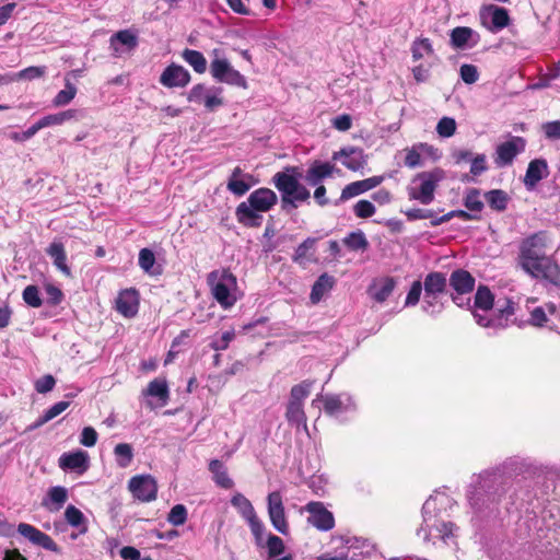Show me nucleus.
<instances>
[{
	"label": "nucleus",
	"mask_w": 560,
	"mask_h": 560,
	"mask_svg": "<svg viewBox=\"0 0 560 560\" xmlns=\"http://www.w3.org/2000/svg\"><path fill=\"white\" fill-rule=\"evenodd\" d=\"M267 549L269 558L280 556L284 551L283 540L273 534H269L267 539Z\"/></svg>",
	"instance_id": "nucleus-55"
},
{
	"label": "nucleus",
	"mask_w": 560,
	"mask_h": 560,
	"mask_svg": "<svg viewBox=\"0 0 560 560\" xmlns=\"http://www.w3.org/2000/svg\"><path fill=\"white\" fill-rule=\"evenodd\" d=\"M444 178L445 172L440 167L417 174L408 187L409 198L429 205L433 200L438 184Z\"/></svg>",
	"instance_id": "nucleus-4"
},
{
	"label": "nucleus",
	"mask_w": 560,
	"mask_h": 560,
	"mask_svg": "<svg viewBox=\"0 0 560 560\" xmlns=\"http://www.w3.org/2000/svg\"><path fill=\"white\" fill-rule=\"evenodd\" d=\"M383 176H373L347 185L341 192L340 199L347 200L359 196L370 189L377 187L383 182Z\"/></svg>",
	"instance_id": "nucleus-22"
},
{
	"label": "nucleus",
	"mask_w": 560,
	"mask_h": 560,
	"mask_svg": "<svg viewBox=\"0 0 560 560\" xmlns=\"http://www.w3.org/2000/svg\"><path fill=\"white\" fill-rule=\"evenodd\" d=\"M558 312V307L553 302H548L545 305L536 306L529 311L528 325L542 328L547 327L549 323L548 315H555Z\"/></svg>",
	"instance_id": "nucleus-24"
},
{
	"label": "nucleus",
	"mask_w": 560,
	"mask_h": 560,
	"mask_svg": "<svg viewBox=\"0 0 560 560\" xmlns=\"http://www.w3.org/2000/svg\"><path fill=\"white\" fill-rule=\"evenodd\" d=\"M405 153L404 164L409 168H417L423 166L422 154L418 148V143H415L410 148H406L402 151Z\"/></svg>",
	"instance_id": "nucleus-44"
},
{
	"label": "nucleus",
	"mask_w": 560,
	"mask_h": 560,
	"mask_svg": "<svg viewBox=\"0 0 560 560\" xmlns=\"http://www.w3.org/2000/svg\"><path fill=\"white\" fill-rule=\"evenodd\" d=\"M487 168V158L485 154H477L475 158L470 159V173L474 176L481 175Z\"/></svg>",
	"instance_id": "nucleus-63"
},
{
	"label": "nucleus",
	"mask_w": 560,
	"mask_h": 560,
	"mask_svg": "<svg viewBox=\"0 0 560 560\" xmlns=\"http://www.w3.org/2000/svg\"><path fill=\"white\" fill-rule=\"evenodd\" d=\"M268 514L272 526L281 534L289 533V524L285 518L284 505L281 493L273 491L268 495Z\"/></svg>",
	"instance_id": "nucleus-12"
},
{
	"label": "nucleus",
	"mask_w": 560,
	"mask_h": 560,
	"mask_svg": "<svg viewBox=\"0 0 560 560\" xmlns=\"http://www.w3.org/2000/svg\"><path fill=\"white\" fill-rule=\"evenodd\" d=\"M207 283L213 299L221 307L226 310L236 303V298L232 294V291L236 289L237 280L229 269L211 271L207 277Z\"/></svg>",
	"instance_id": "nucleus-3"
},
{
	"label": "nucleus",
	"mask_w": 560,
	"mask_h": 560,
	"mask_svg": "<svg viewBox=\"0 0 560 560\" xmlns=\"http://www.w3.org/2000/svg\"><path fill=\"white\" fill-rule=\"evenodd\" d=\"M465 206L468 210H482L485 206L483 194L478 189H470L465 197Z\"/></svg>",
	"instance_id": "nucleus-49"
},
{
	"label": "nucleus",
	"mask_w": 560,
	"mask_h": 560,
	"mask_svg": "<svg viewBox=\"0 0 560 560\" xmlns=\"http://www.w3.org/2000/svg\"><path fill=\"white\" fill-rule=\"evenodd\" d=\"M59 467L63 470L70 469L83 472L88 469V455L83 451L63 453L59 458Z\"/></svg>",
	"instance_id": "nucleus-25"
},
{
	"label": "nucleus",
	"mask_w": 560,
	"mask_h": 560,
	"mask_svg": "<svg viewBox=\"0 0 560 560\" xmlns=\"http://www.w3.org/2000/svg\"><path fill=\"white\" fill-rule=\"evenodd\" d=\"M237 221L245 226L256 228L262 223L261 212H236Z\"/></svg>",
	"instance_id": "nucleus-52"
},
{
	"label": "nucleus",
	"mask_w": 560,
	"mask_h": 560,
	"mask_svg": "<svg viewBox=\"0 0 560 560\" xmlns=\"http://www.w3.org/2000/svg\"><path fill=\"white\" fill-rule=\"evenodd\" d=\"M110 49L115 57L133 50L138 46V35L131 30H122L115 33L109 39Z\"/></svg>",
	"instance_id": "nucleus-14"
},
{
	"label": "nucleus",
	"mask_w": 560,
	"mask_h": 560,
	"mask_svg": "<svg viewBox=\"0 0 560 560\" xmlns=\"http://www.w3.org/2000/svg\"><path fill=\"white\" fill-rule=\"evenodd\" d=\"M313 384V381L304 380L301 383L294 385L290 390L289 400L303 404V400L311 394Z\"/></svg>",
	"instance_id": "nucleus-43"
},
{
	"label": "nucleus",
	"mask_w": 560,
	"mask_h": 560,
	"mask_svg": "<svg viewBox=\"0 0 560 560\" xmlns=\"http://www.w3.org/2000/svg\"><path fill=\"white\" fill-rule=\"evenodd\" d=\"M335 166L328 162H315L306 173V179L311 185H317L319 182L332 174Z\"/></svg>",
	"instance_id": "nucleus-32"
},
{
	"label": "nucleus",
	"mask_w": 560,
	"mask_h": 560,
	"mask_svg": "<svg viewBox=\"0 0 560 560\" xmlns=\"http://www.w3.org/2000/svg\"><path fill=\"white\" fill-rule=\"evenodd\" d=\"M316 238L308 237L301 243L292 257V260L301 267H306L311 261L314 260V246Z\"/></svg>",
	"instance_id": "nucleus-29"
},
{
	"label": "nucleus",
	"mask_w": 560,
	"mask_h": 560,
	"mask_svg": "<svg viewBox=\"0 0 560 560\" xmlns=\"http://www.w3.org/2000/svg\"><path fill=\"white\" fill-rule=\"evenodd\" d=\"M77 117H78L77 109H67L65 112L44 116L43 118H40V121H42V126L44 128H46V127H50V126L62 125L63 122L69 121L71 119H77Z\"/></svg>",
	"instance_id": "nucleus-35"
},
{
	"label": "nucleus",
	"mask_w": 560,
	"mask_h": 560,
	"mask_svg": "<svg viewBox=\"0 0 560 560\" xmlns=\"http://www.w3.org/2000/svg\"><path fill=\"white\" fill-rule=\"evenodd\" d=\"M23 301L31 307L37 308L42 306L43 301L40 299L39 289L37 285L30 284L25 287L22 292Z\"/></svg>",
	"instance_id": "nucleus-47"
},
{
	"label": "nucleus",
	"mask_w": 560,
	"mask_h": 560,
	"mask_svg": "<svg viewBox=\"0 0 560 560\" xmlns=\"http://www.w3.org/2000/svg\"><path fill=\"white\" fill-rule=\"evenodd\" d=\"M143 395L156 397L161 401V405L165 406L170 399V390L166 380L154 378L148 384Z\"/></svg>",
	"instance_id": "nucleus-30"
},
{
	"label": "nucleus",
	"mask_w": 560,
	"mask_h": 560,
	"mask_svg": "<svg viewBox=\"0 0 560 560\" xmlns=\"http://www.w3.org/2000/svg\"><path fill=\"white\" fill-rule=\"evenodd\" d=\"M128 489L133 498L141 502H151L156 499L158 485L150 475H138L132 477L128 482Z\"/></svg>",
	"instance_id": "nucleus-8"
},
{
	"label": "nucleus",
	"mask_w": 560,
	"mask_h": 560,
	"mask_svg": "<svg viewBox=\"0 0 560 560\" xmlns=\"http://www.w3.org/2000/svg\"><path fill=\"white\" fill-rule=\"evenodd\" d=\"M47 68L45 66H33L21 70L14 75L15 80H34L45 75Z\"/></svg>",
	"instance_id": "nucleus-51"
},
{
	"label": "nucleus",
	"mask_w": 560,
	"mask_h": 560,
	"mask_svg": "<svg viewBox=\"0 0 560 560\" xmlns=\"http://www.w3.org/2000/svg\"><path fill=\"white\" fill-rule=\"evenodd\" d=\"M250 186V179L246 178L228 180V189L236 196H243L244 194H246L249 190Z\"/></svg>",
	"instance_id": "nucleus-54"
},
{
	"label": "nucleus",
	"mask_w": 560,
	"mask_h": 560,
	"mask_svg": "<svg viewBox=\"0 0 560 560\" xmlns=\"http://www.w3.org/2000/svg\"><path fill=\"white\" fill-rule=\"evenodd\" d=\"M231 504L238 510V512L246 521L256 515L250 501L242 493L234 494L231 499Z\"/></svg>",
	"instance_id": "nucleus-41"
},
{
	"label": "nucleus",
	"mask_w": 560,
	"mask_h": 560,
	"mask_svg": "<svg viewBox=\"0 0 560 560\" xmlns=\"http://www.w3.org/2000/svg\"><path fill=\"white\" fill-rule=\"evenodd\" d=\"M18 532L34 545L40 546L42 548L56 553L60 552V548L56 541L49 535L43 533L33 525L20 523Z\"/></svg>",
	"instance_id": "nucleus-13"
},
{
	"label": "nucleus",
	"mask_w": 560,
	"mask_h": 560,
	"mask_svg": "<svg viewBox=\"0 0 560 560\" xmlns=\"http://www.w3.org/2000/svg\"><path fill=\"white\" fill-rule=\"evenodd\" d=\"M183 59L199 74H202L207 70V60L205 56L194 49H185L183 51Z\"/></svg>",
	"instance_id": "nucleus-33"
},
{
	"label": "nucleus",
	"mask_w": 560,
	"mask_h": 560,
	"mask_svg": "<svg viewBox=\"0 0 560 560\" xmlns=\"http://www.w3.org/2000/svg\"><path fill=\"white\" fill-rule=\"evenodd\" d=\"M494 305V294L488 285L479 284L474 296V307L481 311H490Z\"/></svg>",
	"instance_id": "nucleus-31"
},
{
	"label": "nucleus",
	"mask_w": 560,
	"mask_h": 560,
	"mask_svg": "<svg viewBox=\"0 0 560 560\" xmlns=\"http://www.w3.org/2000/svg\"><path fill=\"white\" fill-rule=\"evenodd\" d=\"M479 40V34L467 26H458L451 32V44L457 49L472 48Z\"/></svg>",
	"instance_id": "nucleus-20"
},
{
	"label": "nucleus",
	"mask_w": 560,
	"mask_h": 560,
	"mask_svg": "<svg viewBox=\"0 0 560 560\" xmlns=\"http://www.w3.org/2000/svg\"><path fill=\"white\" fill-rule=\"evenodd\" d=\"M462 80L467 84H474L479 79L478 69L474 65H463L459 70Z\"/></svg>",
	"instance_id": "nucleus-59"
},
{
	"label": "nucleus",
	"mask_w": 560,
	"mask_h": 560,
	"mask_svg": "<svg viewBox=\"0 0 560 560\" xmlns=\"http://www.w3.org/2000/svg\"><path fill=\"white\" fill-rule=\"evenodd\" d=\"M332 159L341 161L342 165L351 171H359L366 164L364 152L360 148L348 147L335 152Z\"/></svg>",
	"instance_id": "nucleus-16"
},
{
	"label": "nucleus",
	"mask_w": 560,
	"mask_h": 560,
	"mask_svg": "<svg viewBox=\"0 0 560 560\" xmlns=\"http://www.w3.org/2000/svg\"><path fill=\"white\" fill-rule=\"evenodd\" d=\"M252 534L255 537L256 544L258 546L262 542L264 532H265V525L257 517V515L252 516L249 520H247Z\"/></svg>",
	"instance_id": "nucleus-60"
},
{
	"label": "nucleus",
	"mask_w": 560,
	"mask_h": 560,
	"mask_svg": "<svg viewBox=\"0 0 560 560\" xmlns=\"http://www.w3.org/2000/svg\"><path fill=\"white\" fill-rule=\"evenodd\" d=\"M235 338L234 329L226 330L222 334L220 339L213 340L210 343V347L215 350H226L229 348L230 342Z\"/></svg>",
	"instance_id": "nucleus-61"
},
{
	"label": "nucleus",
	"mask_w": 560,
	"mask_h": 560,
	"mask_svg": "<svg viewBox=\"0 0 560 560\" xmlns=\"http://www.w3.org/2000/svg\"><path fill=\"white\" fill-rule=\"evenodd\" d=\"M411 56L413 61L434 55L432 43L429 38H417L411 44Z\"/></svg>",
	"instance_id": "nucleus-34"
},
{
	"label": "nucleus",
	"mask_w": 560,
	"mask_h": 560,
	"mask_svg": "<svg viewBox=\"0 0 560 560\" xmlns=\"http://www.w3.org/2000/svg\"><path fill=\"white\" fill-rule=\"evenodd\" d=\"M534 278H540L560 288V266L550 258L537 266V270L528 272Z\"/></svg>",
	"instance_id": "nucleus-21"
},
{
	"label": "nucleus",
	"mask_w": 560,
	"mask_h": 560,
	"mask_svg": "<svg viewBox=\"0 0 560 560\" xmlns=\"http://www.w3.org/2000/svg\"><path fill=\"white\" fill-rule=\"evenodd\" d=\"M65 518H66L67 523L73 527H79V526L83 525V527L80 532L81 533L86 532L88 528L84 525L85 517H84L83 513L74 505L67 506V509L65 511Z\"/></svg>",
	"instance_id": "nucleus-46"
},
{
	"label": "nucleus",
	"mask_w": 560,
	"mask_h": 560,
	"mask_svg": "<svg viewBox=\"0 0 560 560\" xmlns=\"http://www.w3.org/2000/svg\"><path fill=\"white\" fill-rule=\"evenodd\" d=\"M210 73L217 82L243 89L247 88L246 78L238 70L233 68L223 49L213 48L210 52Z\"/></svg>",
	"instance_id": "nucleus-5"
},
{
	"label": "nucleus",
	"mask_w": 560,
	"mask_h": 560,
	"mask_svg": "<svg viewBox=\"0 0 560 560\" xmlns=\"http://www.w3.org/2000/svg\"><path fill=\"white\" fill-rule=\"evenodd\" d=\"M189 81V72L176 63L166 67L160 77V83L166 88H184Z\"/></svg>",
	"instance_id": "nucleus-15"
},
{
	"label": "nucleus",
	"mask_w": 560,
	"mask_h": 560,
	"mask_svg": "<svg viewBox=\"0 0 560 560\" xmlns=\"http://www.w3.org/2000/svg\"><path fill=\"white\" fill-rule=\"evenodd\" d=\"M418 148L422 154L423 161L425 159L431 160L432 162H436L442 158V152L440 149L435 148L432 144L427 142H418Z\"/></svg>",
	"instance_id": "nucleus-57"
},
{
	"label": "nucleus",
	"mask_w": 560,
	"mask_h": 560,
	"mask_svg": "<svg viewBox=\"0 0 560 560\" xmlns=\"http://www.w3.org/2000/svg\"><path fill=\"white\" fill-rule=\"evenodd\" d=\"M526 148V140L522 137H511L508 141L500 143L495 149L494 163L498 167L510 166L514 159L523 153Z\"/></svg>",
	"instance_id": "nucleus-7"
},
{
	"label": "nucleus",
	"mask_w": 560,
	"mask_h": 560,
	"mask_svg": "<svg viewBox=\"0 0 560 560\" xmlns=\"http://www.w3.org/2000/svg\"><path fill=\"white\" fill-rule=\"evenodd\" d=\"M497 323L501 327H506L509 325L510 318L516 312V303L511 299H505L502 305H499L497 308Z\"/></svg>",
	"instance_id": "nucleus-39"
},
{
	"label": "nucleus",
	"mask_w": 560,
	"mask_h": 560,
	"mask_svg": "<svg viewBox=\"0 0 560 560\" xmlns=\"http://www.w3.org/2000/svg\"><path fill=\"white\" fill-rule=\"evenodd\" d=\"M479 15L481 24L491 32H499L510 23L508 10L494 4L483 5Z\"/></svg>",
	"instance_id": "nucleus-10"
},
{
	"label": "nucleus",
	"mask_w": 560,
	"mask_h": 560,
	"mask_svg": "<svg viewBox=\"0 0 560 560\" xmlns=\"http://www.w3.org/2000/svg\"><path fill=\"white\" fill-rule=\"evenodd\" d=\"M483 199L492 210H504L508 206V194L501 189L485 192Z\"/></svg>",
	"instance_id": "nucleus-36"
},
{
	"label": "nucleus",
	"mask_w": 560,
	"mask_h": 560,
	"mask_svg": "<svg viewBox=\"0 0 560 560\" xmlns=\"http://www.w3.org/2000/svg\"><path fill=\"white\" fill-rule=\"evenodd\" d=\"M278 200L276 192L269 188H259L249 195L252 210H270Z\"/></svg>",
	"instance_id": "nucleus-23"
},
{
	"label": "nucleus",
	"mask_w": 560,
	"mask_h": 560,
	"mask_svg": "<svg viewBox=\"0 0 560 560\" xmlns=\"http://www.w3.org/2000/svg\"><path fill=\"white\" fill-rule=\"evenodd\" d=\"M548 175L549 167L547 161L545 159H534L528 163L523 182L528 190H533Z\"/></svg>",
	"instance_id": "nucleus-19"
},
{
	"label": "nucleus",
	"mask_w": 560,
	"mask_h": 560,
	"mask_svg": "<svg viewBox=\"0 0 560 560\" xmlns=\"http://www.w3.org/2000/svg\"><path fill=\"white\" fill-rule=\"evenodd\" d=\"M342 243L353 252H364L369 247V241L366 240L365 235L361 231L351 232L349 235H347Z\"/></svg>",
	"instance_id": "nucleus-38"
},
{
	"label": "nucleus",
	"mask_w": 560,
	"mask_h": 560,
	"mask_svg": "<svg viewBox=\"0 0 560 560\" xmlns=\"http://www.w3.org/2000/svg\"><path fill=\"white\" fill-rule=\"evenodd\" d=\"M551 238L546 231L536 232L524 238L520 245L518 262L525 272L537 270V266L549 259L546 250Z\"/></svg>",
	"instance_id": "nucleus-2"
},
{
	"label": "nucleus",
	"mask_w": 560,
	"mask_h": 560,
	"mask_svg": "<svg viewBox=\"0 0 560 560\" xmlns=\"http://www.w3.org/2000/svg\"><path fill=\"white\" fill-rule=\"evenodd\" d=\"M114 454L116 456L118 466L121 468L128 467L133 458L132 447L127 443L117 444L114 448Z\"/></svg>",
	"instance_id": "nucleus-42"
},
{
	"label": "nucleus",
	"mask_w": 560,
	"mask_h": 560,
	"mask_svg": "<svg viewBox=\"0 0 560 560\" xmlns=\"http://www.w3.org/2000/svg\"><path fill=\"white\" fill-rule=\"evenodd\" d=\"M139 266L145 272H150L155 264V255L150 248H142L139 253Z\"/></svg>",
	"instance_id": "nucleus-58"
},
{
	"label": "nucleus",
	"mask_w": 560,
	"mask_h": 560,
	"mask_svg": "<svg viewBox=\"0 0 560 560\" xmlns=\"http://www.w3.org/2000/svg\"><path fill=\"white\" fill-rule=\"evenodd\" d=\"M70 406L69 401H58L55 405H52L49 409L45 411V413L38 418V420L35 423V428H38L48 421L52 420L57 416H59L61 412H63L68 407Z\"/></svg>",
	"instance_id": "nucleus-45"
},
{
	"label": "nucleus",
	"mask_w": 560,
	"mask_h": 560,
	"mask_svg": "<svg viewBox=\"0 0 560 560\" xmlns=\"http://www.w3.org/2000/svg\"><path fill=\"white\" fill-rule=\"evenodd\" d=\"M222 89L220 88H211L210 91L205 95V106L209 110H213L214 108L223 105V100L220 97V93Z\"/></svg>",
	"instance_id": "nucleus-56"
},
{
	"label": "nucleus",
	"mask_w": 560,
	"mask_h": 560,
	"mask_svg": "<svg viewBox=\"0 0 560 560\" xmlns=\"http://www.w3.org/2000/svg\"><path fill=\"white\" fill-rule=\"evenodd\" d=\"M77 91V86L70 81V78H65V89L59 91L54 97V106L68 105L75 97Z\"/></svg>",
	"instance_id": "nucleus-37"
},
{
	"label": "nucleus",
	"mask_w": 560,
	"mask_h": 560,
	"mask_svg": "<svg viewBox=\"0 0 560 560\" xmlns=\"http://www.w3.org/2000/svg\"><path fill=\"white\" fill-rule=\"evenodd\" d=\"M423 292H430L435 294L447 293V277L441 271L429 272L423 280Z\"/></svg>",
	"instance_id": "nucleus-26"
},
{
	"label": "nucleus",
	"mask_w": 560,
	"mask_h": 560,
	"mask_svg": "<svg viewBox=\"0 0 560 560\" xmlns=\"http://www.w3.org/2000/svg\"><path fill=\"white\" fill-rule=\"evenodd\" d=\"M396 279L394 277H383L374 279L368 288L369 296L376 303H384L396 288Z\"/></svg>",
	"instance_id": "nucleus-18"
},
{
	"label": "nucleus",
	"mask_w": 560,
	"mask_h": 560,
	"mask_svg": "<svg viewBox=\"0 0 560 560\" xmlns=\"http://www.w3.org/2000/svg\"><path fill=\"white\" fill-rule=\"evenodd\" d=\"M336 284L335 277L327 272L320 275L312 287L310 299L312 303H318L325 294L332 290Z\"/></svg>",
	"instance_id": "nucleus-27"
},
{
	"label": "nucleus",
	"mask_w": 560,
	"mask_h": 560,
	"mask_svg": "<svg viewBox=\"0 0 560 560\" xmlns=\"http://www.w3.org/2000/svg\"><path fill=\"white\" fill-rule=\"evenodd\" d=\"M186 521H187V510H186L185 505H183V504L174 505L167 515V522L174 526H180V525H184L186 523Z\"/></svg>",
	"instance_id": "nucleus-50"
},
{
	"label": "nucleus",
	"mask_w": 560,
	"mask_h": 560,
	"mask_svg": "<svg viewBox=\"0 0 560 560\" xmlns=\"http://www.w3.org/2000/svg\"><path fill=\"white\" fill-rule=\"evenodd\" d=\"M544 135L549 140H560V120L548 121L541 125Z\"/></svg>",
	"instance_id": "nucleus-62"
},
{
	"label": "nucleus",
	"mask_w": 560,
	"mask_h": 560,
	"mask_svg": "<svg viewBox=\"0 0 560 560\" xmlns=\"http://www.w3.org/2000/svg\"><path fill=\"white\" fill-rule=\"evenodd\" d=\"M481 212H445L443 215H438L439 212H406L408 221H415L418 219L429 220V226H438L442 223L448 222L454 217H457L464 221L468 220H480ZM428 226V224H425Z\"/></svg>",
	"instance_id": "nucleus-11"
},
{
	"label": "nucleus",
	"mask_w": 560,
	"mask_h": 560,
	"mask_svg": "<svg viewBox=\"0 0 560 560\" xmlns=\"http://www.w3.org/2000/svg\"><path fill=\"white\" fill-rule=\"evenodd\" d=\"M285 418L290 423L300 425L306 422V416L303 409V404L292 400L288 401Z\"/></svg>",
	"instance_id": "nucleus-40"
},
{
	"label": "nucleus",
	"mask_w": 560,
	"mask_h": 560,
	"mask_svg": "<svg viewBox=\"0 0 560 560\" xmlns=\"http://www.w3.org/2000/svg\"><path fill=\"white\" fill-rule=\"evenodd\" d=\"M275 187L281 194L283 207L298 208L311 197L310 191L299 180L295 167H288L272 177Z\"/></svg>",
	"instance_id": "nucleus-1"
},
{
	"label": "nucleus",
	"mask_w": 560,
	"mask_h": 560,
	"mask_svg": "<svg viewBox=\"0 0 560 560\" xmlns=\"http://www.w3.org/2000/svg\"><path fill=\"white\" fill-rule=\"evenodd\" d=\"M456 121L452 117H442L436 125V132L441 138H450L456 132Z\"/></svg>",
	"instance_id": "nucleus-48"
},
{
	"label": "nucleus",
	"mask_w": 560,
	"mask_h": 560,
	"mask_svg": "<svg viewBox=\"0 0 560 560\" xmlns=\"http://www.w3.org/2000/svg\"><path fill=\"white\" fill-rule=\"evenodd\" d=\"M304 509L310 513L307 523L316 529L320 532H328L335 527L334 514L326 509L323 502L311 501Z\"/></svg>",
	"instance_id": "nucleus-9"
},
{
	"label": "nucleus",
	"mask_w": 560,
	"mask_h": 560,
	"mask_svg": "<svg viewBox=\"0 0 560 560\" xmlns=\"http://www.w3.org/2000/svg\"><path fill=\"white\" fill-rule=\"evenodd\" d=\"M423 291V284L420 280H416L411 283L410 290L407 293L405 300V306H416L421 298Z\"/></svg>",
	"instance_id": "nucleus-53"
},
{
	"label": "nucleus",
	"mask_w": 560,
	"mask_h": 560,
	"mask_svg": "<svg viewBox=\"0 0 560 560\" xmlns=\"http://www.w3.org/2000/svg\"><path fill=\"white\" fill-rule=\"evenodd\" d=\"M47 255L54 260V265L66 276H70L71 271L67 265V255L65 246L61 242L54 241L46 249Z\"/></svg>",
	"instance_id": "nucleus-28"
},
{
	"label": "nucleus",
	"mask_w": 560,
	"mask_h": 560,
	"mask_svg": "<svg viewBox=\"0 0 560 560\" xmlns=\"http://www.w3.org/2000/svg\"><path fill=\"white\" fill-rule=\"evenodd\" d=\"M55 385H56V380L54 378V376L50 374H47V375L42 376L40 378H38L35 382V389L39 394H46V393L52 390Z\"/></svg>",
	"instance_id": "nucleus-64"
},
{
	"label": "nucleus",
	"mask_w": 560,
	"mask_h": 560,
	"mask_svg": "<svg viewBox=\"0 0 560 560\" xmlns=\"http://www.w3.org/2000/svg\"><path fill=\"white\" fill-rule=\"evenodd\" d=\"M476 284L475 277L466 269L457 268L453 270L447 278L450 285V298L458 307L471 308L470 299L465 300L464 295L470 294Z\"/></svg>",
	"instance_id": "nucleus-6"
},
{
	"label": "nucleus",
	"mask_w": 560,
	"mask_h": 560,
	"mask_svg": "<svg viewBox=\"0 0 560 560\" xmlns=\"http://www.w3.org/2000/svg\"><path fill=\"white\" fill-rule=\"evenodd\" d=\"M139 308V293L136 289H125L116 299V311L126 318L137 315Z\"/></svg>",
	"instance_id": "nucleus-17"
}]
</instances>
